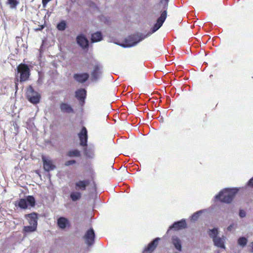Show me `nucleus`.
<instances>
[{
  "label": "nucleus",
  "instance_id": "nucleus-10",
  "mask_svg": "<svg viewBox=\"0 0 253 253\" xmlns=\"http://www.w3.org/2000/svg\"><path fill=\"white\" fill-rule=\"evenodd\" d=\"M87 129L85 127H83L81 132L79 134V137L80 140V145L83 146L87 145Z\"/></svg>",
  "mask_w": 253,
  "mask_h": 253
},
{
  "label": "nucleus",
  "instance_id": "nucleus-17",
  "mask_svg": "<svg viewBox=\"0 0 253 253\" xmlns=\"http://www.w3.org/2000/svg\"><path fill=\"white\" fill-rule=\"evenodd\" d=\"M213 242L214 243V245L215 246L222 249L225 248V246L224 245L225 239L224 237H217L215 238H214L213 240Z\"/></svg>",
  "mask_w": 253,
  "mask_h": 253
},
{
  "label": "nucleus",
  "instance_id": "nucleus-6",
  "mask_svg": "<svg viewBox=\"0 0 253 253\" xmlns=\"http://www.w3.org/2000/svg\"><path fill=\"white\" fill-rule=\"evenodd\" d=\"M18 72L20 73V81H26L30 75V69L28 66L24 64H21L17 67Z\"/></svg>",
  "mask_w": 253,
  "mask_h": 253
},
{
  "label": "nucleus",
  "instance_id": "nucleus-34",
  "mask_svg": "<svg viewBox=\"0 0 253 253\" xmlns=\"http://www.w3.org/2000/svg\"><path fill=\"white\" fill-rule=\"evenodd\" d=\"M251 249L250 251H251V252L253 253V242L251 243Z\"/></svg>",
  "mask_w": 253,
  "mask_h": 253
},
{
  "label": "nucleus",
  "instance_id": "nucleus-20",
  "mask_svg": "<svg viewBox=\"0 0 253 253\" xmlns=\"http://www.w3.org/2000/svg\"><path fill=\"white\" fill-rule=\"evenodd\" d=\"M172 241L175 249L179 251H181L182 249L181 240L177 237L173 236Z\"/></svg>",
  "mask_w": 253,
  "mask_h": 253
},
{
  "label": "nucleus",
  "instance_id": "nucleus-15",
  "mask_svg": "<svg viewBox=\"0 0 253 253\" xmlns=\"http://www.w3.org/2000/svg\"><path fill=\"white\" fill-rule=\"evenodd\" d=\"M76 97L80 100L82 104L84 102L86 97V90L84 89L81 88L77 90L75 92Z\"/></svg>",
  "mask_w": 253,
  "mask_h": 253
},
{
  "label": "nucleus",
  "instance_id": "nucleus-2",
  "mask_svg": "<svg viewBox=\"0 0 253 253\" xmlns=\"http://www.w3.org/2000/svg\"><path fill=\"white\" fill-rule=\"evenodd\" d=\"M89 184L87 180H79L72 186L73 190L70 193V198L73 202L80 200L82 196V191H84Z\"/></svg>",
  "mask_w": 253,
  "mask_h": 253
},
{
  "label": "nucleus",
  "instance_id": "nucleus-13",
  "mask_svg": "<svg viewBox=\"0 0 253 253\" xmlns=\"http://www.w3.org/2000/svg\"><path fill=\"white\" fill-rule=\"evenodd\" d=\"M160 240V239L159 238H155L148 244V246L144 249L143 253H151L157 247Z\"/></svg>",
  "mask_w": 253,
  "mask_h": 253
},
{
  "label": "nucleus",
  "instance_id": "nucleus-14",
  "mask_svg": "<svg viewBox=\"0 0 253 253\" xmlns=\"http://www.w3.org/2000/svg\"><path fill=\"white\" fill-rule=\"evenodd\" d=\"M77 42L83 48H86L88 46V41L83 35H80L77 36Z\"/></svg>",
  "mask_w": 253,
  "mask_h": 253
},
{
  "label": "nucleus",
  "instance_id": "nucleus-35",
  "mask_svg": "<svg viewBox=\"0 0 253 253\" xmlns=\"http://www.w3.org/2000/svg\"><path fill=\"white\" fill-rule=\"evenodd\" d=\"M85 155L88 157H91V156H89L87 155V153L86 152H85Z\"/></svg>",
  "mask_w": 253,
  "mask_h": 253
},
{
  "label": "nucleus",
  "instance_id": "nucleus-3",
  "mask_svg": "<svg viewBox=\"0 0 253 253\" xmlns=\"http://www.w3.org/2000/svg\"><path fill=\"white\" fill-rule=\"evenodd\" d=\"M237 192L236 189H228L226 188L221 191L218 194L215 196L216 200L226 203H230L232 202L234 196Z\"/></svg>",
  "mask_w": 253,
  "mask_h": 253
},
{
  "label": "nucleus",
  "instance_id": "nucleus-4",
  "mask_svg": "<svg viewBox=\"0 0 253 253\" xmlns=\"http://www.w3.org/2000/svg\"><path fill=\"white\" fill-rule=\"evenodd\" d=\"M26 95L28 100L32 103L36 104L40 102L41 96L39 93L34 90L33 88L30 86L26 91Z\"/></svg>",
  "mask_w": 253,
  "mask_h": 253
},
{
  "label": "nucleus",
  "instance_id": "nucleus-7",
  "mask_svg": "<svg viewBox=\"0 0 253 253\" xmlns=\"http://www.w3.org/2000/svg\"><path fill=\"white\" fill-rule=\"evenodd\" d=\"M84 238L88 246H91L94 242L95 238V233L93 229L92 228L88 229L84 235Z\"/></svg>",
  "mask_w": 253,
  "mask_h": 253
},
{
  "label": "nucleus",
  "instance_id": "nucleus-22",
  "mask_svg": "<svg viewBox=\"0 0 253 253\" xmlns=\"http://www.w3.org/2000/svg\"><path fill=\"white\" fill-rule=\"evenodd\" d=\"M102 39V35L101 32H97L91 35V40L92 42H98Z\"/></svg>",
  "mask_w": 253,
  "mask_h": 253
},
{
  "label": "nucleus",
  "instance_id": "nucleus-21",
  "mask_svg": "<svg viewBox=\"0 0 253 253\" xmlns=\"http://www.w3.org/2000/svg\"><path fill=\"white\" fill-rule=\"evenodd\" d=\"M37 228V227L32 225L25 226L23 228V233L25 235H26L27 234L35 232L36 231Z\"/></svg>",
  "mask_w": 253,
  "mask_h": 253
},
{
  "label": "nucleus",
  "instance_id": "nucleus-12",
  "mask_svg": "<svg viewBox=\"0 0 253 253\" xmlns=\"http://www.w3.org/2000/svg\"><path fill=\"white\" fill-rule=\"evenodd\" d=\"M187 227V224L185 219H182L180 221L175 222L172 225H171L168 231V232L173 228L175 230H178L180 229H185Z\"/></svg>",
  "mask_w": 253,
  "mask_h": 253
},
{
  "label": "nucleus",
  "instance_id": "nucleus-23",
  "mask_svg": "<svg viewBox=\"0 0 253 253\" xmlns=\"http://www.w3.org/2000/svg\"><path fill=\"white\" fill-rule=\"evenodd\" d=\"M218 233V229L217 228H214L212 229H209L208 231V234L211 238L212 239L217 237V234Z\"/></svg>",
  "mask_w": 253,
  "mask_h": 253
},
{
  "label": "nucleus",
  "instance_id": "nucleus-16",
  "mask_svg": "<svg viewBox=\"0 0 253 253\" xmlns=\"http://www.w3.org/2000/svg\"><path fill=\"white\" fill-rule=\"evenodd\" d=\"M74 78L78 82L83 83L88 80L89 75L87 73L75 74Z\"/></svg>",
  "mask_w": 253,
  "mask_h": 253
},
{
  "label": "nucleus",
  "instance_id": "nucleus-28",
  "mask_svg": "<svg viewBox=\"0 0 253 253\" xmlns=\"http://www.w3.org/2000/svg\"><path fill=\"white\" fill-rule=\"evenodd\" d=\"M202 213V211H201V210L195 212L194 214H193L192 215V216L191 217V220H194V221L197 220Z\"/></svg>",
  "mask_w": 253,
  "mask_h": 253
},
{
  "label": "nucleus",
  "instance_id": "nucleus-9",
  "mask_svg": "<svg viewBox=\"0 0 253 253\" xmlns=\"http://www.w3.org/2000/svg\"><path fill=\"white\" fill-rule=\"evenodd\" d=\"M102 74V67L99 65L95 66L91 75L92 81H97L100 78Z\"/></svg>",
  "mask_w": 253,
  "mask_h": 253
},
{
  "label": "nucleus",
  "instance_id": "nucleus-32",
  "mask_svg": "<svg viewBox=\"0 0 253 253\" xmlns=\"http://www.w3.org/2000/svg\"><path fill=\"white\" fill-rule=\"evenodd\" d=\"M234 225L233 224L230 225L227 228V230L230 231L234 228Z\"/></svg>",
  "mask_w": 253,
  "mask_h": 253
},
{
  "label": "nucleus",
  "instance_id": "nucleus-30",
  "mask_svg": "<svg viewBox=\"0 0 253 253\" xmlns=\"http://www.w3.org/2000/svg\"><path fill=\"white\" fill-rule=\"evenodd\" d=\"M246 212L245 211L243 210H240L239 211V216L243 218L246 216Z\"/></svg>",
  "mask_w": 253,
  "mask_h": 253
},
{
  "label": "nucleus",
  "instance_id": "nucleus-26",
  "mask_svg": "<svg viewBox=\"0 0 253 253\" xmlns=\"http://www.w3.org/2000/svg\"><path fill=\"white\" fill-rule=\"evenodd\" d=\"M66 27V23L65 21H62L57 24V28L60 31H64Z\"/></svg>",
  "mask_w": 253,
  "mask_h": 253
},
{
  "label": "nucleus",
  "instance_id": "nucleus-29",
  "mask_svg": "<svg viewBox=\"0 0 253 253\" xmlns=\"http://www.w3.org/2000/svg\"><path fill=\"white\" fill-rule=\"evenodd\" d=\"M76 163V161L75 160H70L68 161L65 163V165L66 166H69L70 165H72Z\"/></svg>",
  "mask_w": 253,
  "mask_h": 253
},
{
  "label": "nucleus",
  "instance_id": "nucleus-31",
  "mask_svg": "<svg viewBox=\"0 0 253 253\" xmlns=\"http://www.w3.org/2000/svg\"><path fill=\"white\" fill-rule=\"evenodd\" d=\"M248 185L250 186H253V177L248 182Z\"/></svg>",
  "mask_w": 253,
  "mask_h": 253
},
{
  "label": "nucleus",
  "instance_id": "nucleus-18",
  "mask_svg": "<svg viewBox=\"0 0 253 253\" xmlns=\"http://www.w3.org/2000/svg\"><path fill=\"white\" fill-rule=\"evenodd\" d=\"M60 108L63 113H71L74 112V110L72 107L66 103H61Z\"/></svg>",
  "mask_w": 253,
  "mask_h": 253
},
{
  "label": "nucleus",
  "instance_id": "nucleus-11",
  "mask_svg": "<svg viewBox=\"0 0 253 253\" xmlns=\"http://www.w3.org/2000/svg\"><path fill=\"white\" fill-rule=\"evenodd\" d=\"M25 218L28 220L29 225L35 226L38 225V214L36 212L26 214Z\"/></svg>",
  "mask_w": 253,
  "mask_h": 253
},
{
  "label": "nucleus",
  "instance_id": "nucleus-8",
  "mask_svg": "<svg viewBox=\"0 0 253 253\" xmlns=\"http://www.w3.org/2000/svg\"><path fill=\"white\" fill-rule=\"evenodd\" d=\"M42 159L43 162V168L45 171H49L55 169V166L53 165L52 161L49 159L45 156H42Z\"/></svg>",
  "mask_w": 253,
  "mask_h": 253
},
{
  "label": "nucleus",
  "instance_id": "nucleus-24",
  "mask_svg": "<svg viewBox=\"0 0 253 253\" xmlns=\"http://www.w3.org/2000/svg\"><path fill=\"white\" fill-rule=\"evenodd\" d=\"M237 243L240 247L244 248L248 243V239L246 237H241L238 239Z\"/></svg>",
  "mask_w": 253,
  "mask_h": 253
},
{
  "label": "nucleus",
  "instance_id": "nucleus-33",
  "mask_svg": "<svg viewBox=\"0 0 253 253\" xmlns=\"http://www.w3.org/2000/svg\"><path fill=\"white\" fill-rule=\"evenodd\" d=\"M44 28L43 25H39V27L36 29V31H41Z\"/></svg>",
  "mask_w": 253,
  "mask_h": 253
},
{
  "label": "nucleus",
  "instance_id": "nucleus-25",
  "mask_svg": "<svg viewBox=\"0 0 253 253\" xmlns=\"http://www.w3.org/2000/svg\"><path fill=\"white\" fill-rule=\"evenodd\" d=\"M67 155L70 157H79L80 152L78 150H70L68 152Z\"/></svg>",
  "mask_w": 253,
  "mask_h": 253
},
{
  "label": "nucleus",
  "instance_id": "nucleus-1",
  "mask_svg": "<svg viewBox=\"0 0 253 253\" xmlns=\"http://www.w3.org/2000/svg\"><path fill=\"white\" fill-rule=\"evenodd\" d=\"M169 1V0H161L160 3L164 5L163 9L164 10L162 12L160 17L158 18L156 23L152 27L151 30L145 35L143 34H140L129 36L126 39V42L127 43V46L130 47L135 46L138 42L150 36L161 27L167 18V10L168 6Z\"/></svg>",
  "mask_w": 253,
  "mask_h": 253
},
{
  "label": "nucleus",
  "instance_id": "nucleus-19",
  "mask_svg": "<svg viewBox=\"0 0 253 253\" xmlns=\"http://www.w3.org/2000/svg\"><path fill=\"white\" fill-rule=\"evenodd\" d=\"M69 223L68 220L64 217H60L57 220L58 226L61 229H64Z\"/></svg>",
  "mask_w": 253,
  "mask_h": 253
},
{
  "label": "nucleus",
  "instance_id": "nucleus-5",
  "mask_svg": "<svg viewBox=\"0 0 253 253\" xmlns=\"http://www.w3.org/2000/svg\"><path fill=\"white\" fill-rule=\"evenodd\" d=\"M34 207L35 205V199L32 196H27L26 199H20L19 201L15 204V206H18L21 209H26L28 205Z\"/></svg>",
  "mask_w": 253,
  "mask_h": 253
},
{
  "label": "nucleus",
  "instance_id": "nucleus-27",
  "mask_svg": "<svg viewBox=\"0 0 253 253\" xmlns=\"http://www.w3.org/2000/svg\"><path fill=\"white\" fill-rule=\"evenodd\" d=\"M8 3L10 5V8H15L19 2L17 0H8Z\"/></svg>",
  "mask_w": 253,
  "mask_h": 253
}]
</instances>
